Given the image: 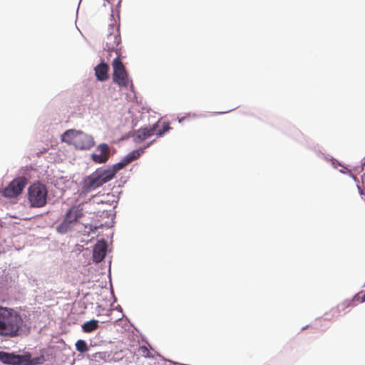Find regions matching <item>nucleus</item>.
Listing matches in <instances>:
<instances>
[{
	"label": "nucleus",
	"mask_w": 365,
	"mask_h": 365,
	"mask_svg": "<svg viewBox=\"0 0 365 365\" xmlns=\"http://www.w3.org/2000/svg\"><path fill=\"white\" fill-rule=\"evenodd\" d=\"M150 143L148 144L145 147L143 148H140L138 150H135L130 153L126 157L125 159L127 160V163H131L134 160L138 159L142 153H144V150L146 148L149 147Z\"/></svg>",
	"instance_id": "4468645a"
},
{
	"label": "nucleus",
	"mask_w": 365,
	"mask_h": 365,
	"mask_svg": "<svg viewBox=\"0 0 365 365\" xmlns=\"http://www.w3.org/2000/svg\"><path fill=\"white\" fill-rule=\"evenodd\" d=\"M61 140L79 150H89L95 144L94 139L91 135L75 129L66 130L61 135Z\"/></svg>",
	"instance_id": "7ed1b4c3"
},
{
	"label": "nucleus",
	"mask_w": 365,
	"mask_h": 365,
	"mask_svg": "<svg viewBox=\"0 0 365 365\" xmlns=\"http://www.w3.org/2000/svg\"><path fill=\"white\" fill-rule=\"evenodd\" d=\"M110 180L111 179L105 170H96L84 179L83 190L86 192H90Z\"/></svg>",
	"instance_id": "0eeeda50"
},
{
	"label": "nucleus",
	"mask_w": 365,
	"mask_h": 365,
	"mask_svg": "<svg viewBox=\"0 0 365 365\" xmlns=\"http://www.w3.org/2000/svg\"><path fill=\"white\" fill-rule=\"evenodd\" d=\"M107 248L108 246L106 240H101L96 242L93 250V259L95 262H101L105 258Z\"/></svg>",
	"instance_id": "9d476101"
},
{
	"label": "nucleus",
	"mask_w": 365,
	"mask_h": 365,
	"mask_svg": "<svg viewBox=\"0 0 365 365\" xmlns=\"http://www.w3.org/2000/svg\"><path fill=\"white\" fill-rule=\"evenodd\" d=\"M170 129L171 128L169 122H160L159 120L152 125L142 127L137 130L133 135L134 140L136 143H140L153 135H156L157 138H160Z\"/></svg>",
	"instance_id": "20e7f679"
},
{
	"label": "nucleus",
	"mask_w": 365,
	"mask_h": 365,
	"mask_svg": "<svg viewBox=\"0 0 365 365\" xmlns=\"http://www.w3.org/2000/svg\"><path fill=\"white\" fill-rule=\"evenodd\" d=\"M128 164H129V163H127V160L125 158L121 162L113 165L112 167L108 168V169H105V170L112 180L115 177V174Z\"/></svg>",
	"instance_id": "f8f14e48"
},
{
	"label": "nucleus",
	"mask_w": 365,
	"mask_h": 365,
	"mask_svg": "<svg viewBox=\"0 0 365 365\" xmlns=\"http://www.w3.org/2000/svg\"><path fill=\"white\" fill-rule=\"evenodd\" d=\"M14 356V354L0 352V360L4 364H13Z\"/></svg>",
	"instance_id": "dca6fc26"
},
{
	"label": "nucleus",
	"mask_w": 365,
	"mask_h": 365,
	"mask_svg": "<svg viewBox=\"0 0 365 365\" xmlns=\"http://www.w3.org/2000/svg\"><path fill=\"white\" fill-rule=\"evenodd\" d=\"M48 190L45 185L37 182L28 189V200L31 207H42L46 204Z\"/></svg>",
	"instance_id": "423d86ee"
},
{
	"label": "nucleus",
	"mask_w": 365,
	"mask_h": 365,
	"mask_svg": "<svg viewBox=\"0 0 365 365\" xmlns=\"http://www.w3.org/2000/svg\"><path fill=\"white\" fill-rule=\"evenodd\" d=\"M361 170L365 171V163L363 164L361 167ZM358 189L359 190V192L361 195V197L365 201V173L361 176V185H357Z\"/></svg>",
	"instance_id": "f3484780"
},
{
	"label": "nucleus",
	"mask_w": 365,
	"mask_h": 365,
	"mask_svg": "<svg viewBox=\"0 0 365 365\" xmlns=\"http://www.w3.org/2000/svg\"><path fill=\"white\" fill-rule=\"evenodd\" d=\"M363 301H365V292H364V294L363 296V298H362Z\"/></svg>",
	"instance_id": "4be33fe9"
},
{
	"label": "nucleus",
	"mask_w": 365,
	"mask_h": 365,
	"mask_svg": "<svg viewBox=\"0 0 365 365\" xmlns=\"http://www.w3.org/2000/svg\"><path fill=\"white\" fill-rule=\"evenodd\" d=\"M84 215V204L80 203L72 206L65 214L63 222L57 227V231L60 233L67 232L73 225Z\"/></svg>",
	"instance_id": "39448f33"
},
{
	"label": "nucleus",
	"mask_w": 365,
	"mask_h": 365,
	"mask_svg": "<svg viewBox=\"0 0 365 365\" xmlns=\"http://www.w3.org/2000/svg\"><path fill=\"white\" fill-rule=\"evenodd\" d=\"M12 365H29V354L16 355Z\"/></svg>",
	"instance_id": "2eb2a0df"
},
{
	"label": "nucleus",
	"mask_w": 365,
	"mask_h": 365,
	"mask_svg": "<svg viewBox=\"0 0 365 365\" xmlns=\"http://www.w3.org/2000/svg\"><path fill=\"white\" fill-rule=\"evenodd\" d=\"M45 361L46 359L43 355H41L38 357L31 359V355L29 354V365L42 364Z\"/></svg>",
	"instance_id": "6ab92c4d"
},
{
	"label": "nucleus",
	"mask_w": 365,
	"mask_h": 365,
	"mask_svg": "<svg viewBox=\"0 0 365 365\" xmlns=\"http://www.w3.org/2000/svg\"><path fill=\"white\" fill-rule=\"evenodd\" d=\"M24 324L21 316L14 309L0 306V336L16 337Z\"/></svg>",
	"instance_id": "f03ea898"
},
{
	"label": "nucleus",
	"mask_w": 365,
	"mask_h": 365,
	"mask_svg": "<svg viewBox=\"0 0 365 365\" xmlns=\"http://www.w3.org/2000/svg\"><path fill=\"white\" fill-rule=\"evenodd\" d=\"M120 42L121 39L118 29L107 36L105 49L109 53L110 56H112V53H115V58L112 63L113 82L120 87H129L133 91L134 88L133 81L121 61L122 47Z\"/></svg>",
	"instance_id": "f257e3e1"
},
{
	"label": "nucleus",
	"mask_w": 365,
	"mask_h": 365,
	"mask_svg": "<svg viewBox=\"0 0 365 365\" xmlns=\"http://www.w3.org/2000/svg\"><path fill=\"white\" fill-rule=\"evenodd\" d=\"M98 328V322L95 319H92L88 322H86L82 325V329L86 333H91L93 331L96 330Z\"/></svg>",
	"instance_id": "ddd939ff"
},
{
	"label": "nucleus",
	"mask_w": 365,
	"mask_h": 365,
	"mask_svg": "<svg viewBox=\"0 0 365 365\" xmlns=\"http://www.w3.org/2000/svg\"><path fill=\"white\" fill-rule=\"evenodd\" d=\"M111 155L110 148L106 143L99 144L95 152L91 155L92 161L97 164H103L108 161Z\"/></svg>",
	"instance_id": "1a4fd4ad"
},
{
	"label": "nucleus",
	"mask_w": 365,
	"mask_h": 365,
	"mask_svg": "<svg viewBox=\"0 0 365 365\" xmlns=\"http://www.w3.org/2000/svg\"><path fill=\"white\" fill-rule=\"evenodd\" d=\"M341 307H345V304H340V305H339V306H338V307H339V308H340Z\"/></svg>",
	"instance_id": "412c9836"
},
{
	"label": "nucleus",
	"mask_w": 365,
	"mask_h": 365,
	"mask_svg": "<svg viewBox=\"0 0 365 365\" xmlns=\"http://www.w3.org/2000/svg\"><path fill=\"white\" fill-rule=\"evenodd\" d=\"M109 66L107 63L102 62L95 68V75L99 81H105L108 79Z\"/></svg>",
	"instance_id": "9b49d317"
},
{
	"label": "nucleus",
	"mask_w": 365,
	"mask_h": 365,
	"mask_svg": "<svg viewBox=\"0 0 365 365\" xmlns=\"http://www.w3.org/2000/svg\"><path fill=\"white\" fill-rule=\"evenodd\" d=\"M139 351L144 356H148L150 354L149 349L145 346H140Z\"/></svg>",
	"instance_id": "aec40b11"
},
{
	"label": "nucleus",
	"mask_w": 365,
	"mask_h": 365,
	"mask_svg": "<svg viewBox=\"0 0 365 365\" xmlns=\"http://www.w3.org/2000/svg\"><path fill=\"white\" fill-rule=\"evenodd\" d=\"M76 350L81 352V353H83V352H86L88 350V347L87 346V344L86 343L85 341L83 340H78L76 343Z\"/></svg>",
	"instance_id": "a211bd4d"
},
{
	"label": "nucleus",
	"mask_w": 365,
	"mask_h": 365,
	"mask_svg": "<svg viewBox=\"0 0 365 365\" xmlns=\"http://www.w3.org/2000/svg\"><path fill=\"white\" fill-rule=\"evenodd\" d=\"M26 185V179L24 177H19L14 179L7 187H6L2 194L6 197H15L19 195Z\"/></svg>",
	"instance_id": "6e6552de"
}]
</instances>
